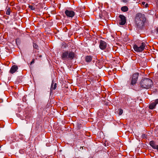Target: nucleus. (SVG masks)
<instances>
[{
    "instance_id": "obj_1",
    "label": "nucleus",
    "mask_w": 158,
    "mask_h": 158,
    "mask_svg": "<svg viewBox=\"0 0 158 158\" xmlns=\"http://www.w3.org/2000/svg\"><path fill=\"white\" fill-rule=\"evenodd\" d=\"M146 21V18L144 14L141 13H137L134 19L135 26L137 29L142 30Z\"/></svg>"
},
{
    "instance_id": "obj_2",
    "label": "nucleus",
    "mask_w": 158,
    "mask_h": 158,
    "mask_svg": "<svg viewBox=\"0 0 158 158\" xmlns=\"http://www.w3.org/2000/svg\"><path fill=\"white\" fill-rule=\"evenodd\" d=\"M140 85L141 87L146 89H150L152 85V80L148 78L142 79L140 82Z\"/></svg>"
},
{
    "instance_id": "obj_3",
    "label": "nucleus",
    "mask_w": 158,
    "mask_h": 158,
    "mask_svg": "<svg viewBox=\"0 0 158 158\" xmlns=\"http://www.w3.org/2000/svg\"><path fill=\"white\" fill-rule=\"evenodd\" d=\"M76 56V54L73 52L66 51L63 52L61 55V58L63 60H67L69 59L73 60Z\"/></svg>"
},
{
    "instance_id": "obj_4",
    "label": "nucleus",
    "mask_w": 158,
    "mask_h": 158,
    "mask_svg": "<svg viewBox=\"0 0 158 158\" xmlns=\"http://www.w3.org/2000/svg\"><path fill=\"white\" fill-rule=\"evenodd\" d=\"M138 76L139 73H135L133 74L132 77L130 78L131 81L129 84L130 86L132 89L136 90H137L135 88V85L136 83Z\"/></svg>"
},
{
    "instance_id": "obj_5",
    "label": "nucleus",
    "mask_w": 158,
    "mask_h": 158,
    "mask_svg": "<svg viewBox=\"0 0 158 158\" xmlns=\"http://www.w3.org/2000/svg\"><path fill=\"white\" fill-rule=\"evenodd\" d=\"M146 46V44L144 42H142L140 44H135L133 48L134 50L137 52H142Z\"/></svg>"
},
{
    "instance_id": "obj_6",
    "label": "nucleus",
    "mask_w": 158,
    "mask_h": 158,
    "mask_svg": "<svg viewBox=\"0 0 158 158\" xmlns=\"http://www.w3.org/2000/svg\"><path fill=\"white\" fill-rule=\"evenodd\" d=\"M66 16L69 18H73L75 15V13L73 10H66L64 12Z\"/></svg>"
},
{
    "instance_id": "obj_7",
    "label": "nucleus",
    "mask_w": 158,
    "mask_h": 158,
    "mask_svg": "<svg viewBox=\"0 0 158 158\" xmlns=\"http://www.w3.org/2000/svg\"><path fill=\"white\" fill-rule=\"evenodd\" d=\"M119 25H123L126 23V20L125 16L123 15H120L119 16Z\"/></svg>"
},
{
    "instance_id": "obj_8",
    "label": "nucleus",
    "mask_w": 158,
    "mask_h": 158,
    "mask_svg": "<svg viewBox=\"0 0 158 158\" xmlns=\"http://www.w3.org/2000/svg\"><path fill=\"white\" fill-rule=\"evenodd\" d=\"M107 44L105 41L101 40L99 42L100 48L102 50L105 49L107 47Z\"/></svg>"
},
{
    "instance_id": "obj_9",
    "label": "nucleus",
    "mask_w": 158,
    "mask_h": 158,
    "mask_svg": "<svg viewBox=\"0 0 158 158\" xmlns=\"http://www.w3.org/2000/svg\"><path fill=\"white\" fill-rule=\"evenodd\" d=\"M157 104H158V99H156L154 102L150 104L149 106V108L152 110L154 109Z\"/></svg>"
},
{
    "instance_id": "obj_10",
    "label": "nucleus",
    "mask_w": 158,
    "mask_h": 158,
    "mask_svg": "<svg viewBox=\"0 0 158 158\" xmlns=\"http://www.w3.org/2000/svg\"><path fill=\"white\" fill-rule=\"evenodd\" d=\"M132 100V99L129 96H126L124 98V99L123 101V102L125 104H129L131 102V101Z\"/></svg>"
},
{
    "instance_id": "obj_11",
    "label": "nucleus",
    "mask_w": 158,
    "mask_h": 158,
    "mask_svg": "<svg viewBox=\"0 0 158 158\" xmlns=\"http://www.w3.org/2000/svg\"><path fill=\"white\" fill-rule=\"evenodd\" d=\"M18 69V67L17 65H13L11 68L9 72L11 74H13L17 71Z\"/></svg>"
},
{
    "instance_id": "obj_12",
    "label": "nucleus",
    "mask_w": 158,
    "mask_h": 158,
    "mask_svg": "<svg viewBox=\"0 0 158 158\" xmlns=\"http://www.w3.org/2000/svg\"><path fill=\"white\" fill-rule=\"evenodd\" d=\"M92 56H87L85 57V61L87 62H90L92 60Z\"/></svg>"
},
{
    "instance_id": "obj_13",
    "label": "nucleus",
    "mask_w": 158,
    "mask_h": 158,
    "mask_svg": "<svg viewBox=\"0 0 158 158\" xmlns=\"http://www.w3.org/2000/svg\"><path fill=\"white\" fill-rule=\"evenodd\" d=\"M54 83V82L53 81H52V84H51V89H50V90L51 91H52V89H53V90L55 89L56 87V85H57L56 83H55L54 84V85H53Z\"/></svg>"
},
{
    "instance_id": "obj_14",
    "label": "nucleus",
    "mask_w": 158,
    "mask_h": 158,
    "mask_svg": "<svg viewBox=\"0 0 158 158\" xmlns=\"http://www.w3.org/2000/svg\"><path fill=\"white\" fill-rule=\"evenodd\" d=\"M150 144L154 149H155L157 145L156 144L155 142L153 141H151L150 142Z\"/></svg>"
},
{
    "instance_id": "obj_15",
    "label": "nucleus",
    "mask_w": 158,
    "mask_h": 158,
    "mask_svg": "<svg viewBox=\"0 0 158 158\" xmlns=\"http://www.w3.org/2000/svg\"><path fill=\"white\" fill-rule=\"evenodd\" d=\"M128 9V8L127 6H123L121 8V10L123 12L127 11Z\"/></svg>"
},
{
    "instance_id": "obj_16",
    "label": "nucleus",
    "mask_w": 158,
    "mask_h": 158,
    "mask_svg": "<svg viewBox=\"0 0 158 158\" xmlns=\"http://www.w3.org/2000/svg\"><path fill=\"white\" fill-rule=\"evenodd\" d=\"M10 9L8 8L7 10L6 11V14L8 15H10Z\"/></svg>"
},
{
    "instance_id": "obj_17",
    "label": "nucleus",
    "mask_w": 158,
    "mask_h": 158,
    "mask_svg": "<svg viewBox=\"0 0 158 158\" xmlns=\"http://www.w3.org/2000/svg\"><path fill=\"white\" fill-rule=\"evenodd\" d=\"M33 47L35 49H38V46L35 43H33Z\"/></svg>"
},
{
    "instance_id": "obj_18",
    "label": "nucleus",
    "mask_w": 158,
    "mask_h": 158,
    "mask_svg": "<svg viewBox=\"0 0 158 158\" xmlns=\"http://www.w3.org/2000/svg\"><path fill=\"white\" fill-rule=\"evenodd\" d=\"M28 7L30 9L32 10H35V7H34L31 5H29Z\"/></svg>"
},
{
    "instance_id": "obj_19",
    "label": "nucleus",
    "mask_w": 158,
    "mask_h": 158,
    "mask_svg": "<svg viewBox=\"0 0 158 158\" xmlns=\"http://www.w3.org/2000/svg\"><path fill=\"white\" fill-rule=\"evenodd\" d=\"M119 115H121L123 113V110L122 109H120L119 110Z\"/></svg>"
},
{
    "instance_id": "obj_20",
    "label": "nucleus",
    "mask_w": 158,
    "mask_h": 158,
    "mask_svg": "<svg viewBox=\"0 0 158 158\" xmlns=\"http://www.w3.org/2000/svg\"><path fill=\"white\" fill-rule=\"evenodd\" d=\"M35 59H33L32 61H31V62L30 65H31L32 64L34 63V62H35Z\"/></svg>"
},
{
    "instance_id": "obj_21",
    "label": "nucleus",
    "mask_w": 158,
    "mask_h": 158,
    "mask_svg": "<svg viewBox=\"0 0 158 158\" xmlns=\"http://www.w3.org/2000/svg\"><path fill=\"white\" fill-rule=\"evenodd\" d=\"M122 1L123 2L125 3L127 2V0H122Z\"/></svg>"
},
{
    "instance_id": "obj_22",
    "label": "nucleus",
    "mask_w": 158,
    "mask_h": 158,
    "mask_svg": "<svg viewBox=\"0 0 158 158\" xmlns=\"http://www.w3.org/2000/svg\"><path fill=\"white\" fill-rule=\"evenodd\" d=\"M155 149H157L158 151V145H157L156 147L155 148Z\"/></svg>"
},
{
    "instance_id": "obj_23",
    "label": "nucleus",
    "mask_w": 158,
    "mask_h": 158,
    "mask_svg": "<svg viewBox=\"0 0 158 158\" xmlns=\"http://www.w3.org/2000/svg\"><path fill=\"white\" fill-rule=\"evenodd\" d=\"M148 6V4H146V5H145V7H147Z\"/></svg>"
},
{
    "instance_id": "obj_24",
    "label": "nucleus",
    "mask_w": 158,
    "mask_h": 158,
    "mask_svg": "<svg viewBox=\"0 0 158 158\" xmlns=\"http://www.w3.org/2000/svg\"><path fill=\"white\" fill-rule=\"evenodd\" d=\"M92 120V119H88V121L89 122H92V121H91Z\"/></svg>"
},
{
    "instance_id": "obj_25",
    "label": "nucleus",
    "mask_w": 158,
    "mask_h": 158,
    "mask_svg": "<svg viewBox=\"0 0 158 158\" xmlns=\"http://www.w3.org/2000/svg\"><path fill=\"white\" fill-rule=\"evenodd\" d=\"M142 3V5H144L145 4V2H143Z\"/></svg>"
},
{
    "instance_id": "obj_26",
    "label": "nucleus",
    "mask_w": 158,
    "mask_h": 158,
    "mask_svg": "<svg viewBox=\"0 0 158 158\" xmlns=\"http://www.w3.org/2000/svg\"><path fill=\"white\" fill-rule=\"evenodd\" d=\"M156 31L157 32H158V28L156 29Z\"/></svg>"
},
{
    "instance_id": "obj_27",
    "label": "nucleus",
    "mask_w": 158,
    "mask_h": 158,
    "mask_svg": "<svg viewBox=\"0 0 158 158\" xmlns=\"http://www.w3.org/2000/svg\"><path fill=\"white\" fill-rule=\"evenodd\" d=\"M157 1V2L158 3V0H156Z\"/></svg>"
}]
</instances>
